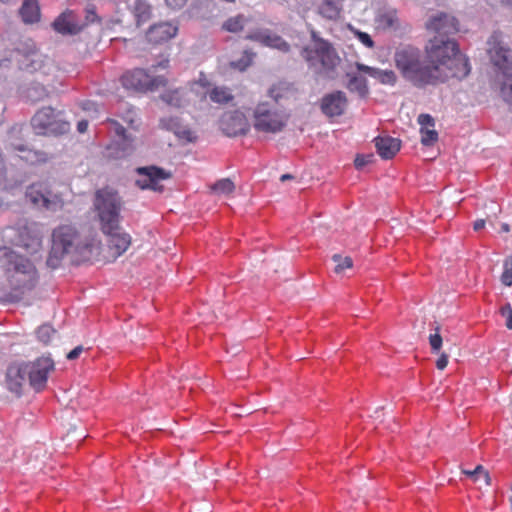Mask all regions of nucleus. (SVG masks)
<instances>
[{
    "label": "nucleus",
    "mask_w": 512,
    "mask_h": 512,
    "mask_svg": "<svg viewBox=\"0 0 512 512\" xmlns=\"http://www.w3.org/2000/svg\"><path fill=\"white\" fill-rule=\"evenodd\" d=\"M425 54L429 64L439 68L441 83L449 78L463 79L470 73L468 59L450 38L433 37L425 46Z\"/></svg>",
    "instance_id": "nucleus-1"
},
{
    "label": "nucleus",
    "mask_w": 512,
    "mask_h": 512,
    "mask_svg": "<svg viewBox=\"0 0 512 512\" xmlns=\"http://www.w3.org/2000/svg\"><path fill=\"white\" fill-rule=\"evenodd\" d=\"M394 64L402 77L418 88L435 86L441 83V74L437 66H431L419 48L405 45L396 49Z\"/></svg>",
    "instance_id": "nucleus-2"
},
{
    "label": "nucleus",
    "mask_w": 512,
    "mask_h": 512,
    "mask_svg": "<svg viewBox=\"0 0 512 512\" xmlns=\"http://www.w3.org/2000/svg\"><path fill=\"white\" fill-rule=\"evenodd\" d=\"M7 260L6 276L11 287V292L0 290V301H9L13 297L23 295L32 290L37 283V270L33 263L14 252L5 254Z\"/></svg>",
    "instance_id": "nucleus-3"
},
{
    "label": "nucleus",
    "mask_w": 512,
    "mask_h": 512,
    "mask_svg": "<svg viewBox=\"0 0 512 512\" xmlns=\"http://www.w3.org/2000/svg\"><path fill=\"white\" fill-rule=\"evenodd\" d=\"M123 204L119 192L112 187L105 186L95 191L93 209L103 233L120 228Z\"/></svg>",
    "instance_id": "nucleus-4"
},
{
    "label": "nucleus",
    "mask_w": 512,
    "mask_h": 512,
    "mask_svg": "<svg viewBox=\"0 0 512 512\" xmlns=\"http://www.w3.org/2000/svg\"><path fill=\"white\" fill-rule=\"evenodd\" d=\"M310 35L312 44L302 49L301 56L317 74L331 77L341 62L339 55L331 43L321 38L316 31L312 30Z\"/></svg>",
    "instance_id": "nucleus-5"
},
{
    "label": "nucleus",
    "mask_w": 512,
    "mask_h": 512,
    "mask_svg": "<svg viewBox=\"0 0 512 512\" xmlns=\"http://www.w3.org/2000/svg\"><path fill=\"white\" fill-rule=\"evenodd\" d=\"M11 56L18 62L20 69L28 73L48 75L55 69L53 61L40 53L31 39L20 40Z\"/></svg>",
    "instance_id": "nucleus-6"
},
{
    "label": "nucleus",
    "mask_w": 512,
    "mask_h": 512,
    "mask_svg": "<svg viewBox=\"0 0 512 512\" xmlns=\"http://www.w3.org/2000/svg\"><path fill=\"white\" fill-rule=\"evenodd\" d=\"M290 115L276 108L270 101H260L253 109L252 121L256 131L264 134L282 132L289 121Z\"/></svg>",
    "instance_id": "nucleus-7"
},
{
    "label": "nucleus",
    "mask_w": 512,
    "mask_h": 512,
    "mask_svg": "<svg viewBox=\"0 0 512 512\" xmlns=\"http://www.w3.org/2000/svg\"><path fill=\"white\" fill-rule=\"evenodd\" d=\"M81 248L80 236L75 227L61 225L53 230L52 247L47 258V265L55 269L66 254L79 251Z\"/></svg>",
    "instance_id": "nucleus-8"
},
{
    "label": "nucleus",
    "mask_w": 512,
    "mask_h": 512,
    "mask_svg": "<svg viewBox=\"0 0 512 512\" xmlns=\"http://www.w3.org/2000/svg\"><path fill=\"white\" fill-rule=\"evenodd\" d=\"M34 131L39 135L58 136L70 130V124L62 118L61 112L52 107H43L31 119Z\"/></svg>",
    "instance_id": "nucleus-9"
},
{
    "label": "nucleus",
    "mask_w": 512,
    "mask_h": 512,
    "mask_svg": "<svg viewBox=\"0 0 512 512\" xmlns=\"http://www.w3.org/2000/svg\"><path fill=\"white\" fill-rule=\"evenodd\" d=\"M25 196L27 200L35 207L47 211H59L64 207L62 195L55 192L52 186L45 181L32 183L26 189Z\"/></svg>",
    "instance_id": "nucleus-10"
},
{
    "label": "nucleus",
    "mask_w": 512,
    "mask_h": 512,
    "mask_svg": "<svg viewBox=\"0 0 512 512\" xmlns=\"http://www.w3.org/2000/svg\"><path fill=\"white\" fill-rule=\"evenodd\" d=\"M492 63L501 72L500 92L503 99L512 103V54L511 51L503 47L500 43L494 44L489 49Z\"/></svg>",
    "instance_id": "nucleus-11"
},
{
    "label": "nucleus",
    "mask_w": 512,
    "mask_h": 512,
    "mask_svg": "<svg viewBox=\"0 0 512 512\" xmlns=\"http://www.w3.org/2000/svg\"><path fill=\"white\" fill-rule=\"evenodd\" d=\"M121 83L128 90L146 92L165 86L167 80L163 76L153 77L144 69H134L122 75Z\"/></svg>",
    "instance_id": "nucleus-12"
},
{
    "label": "nucleus",
    "mask_w": 512,
    "mask_h": 512,
    "mask_svg": "<svg viewBox=\"0 0 512 512\" xmlns=\"http://www.w3.org/2000/svg\"><path fill=\"white\" fill-rule=\"evenodd\" d=\"M28 383L37 392L45 389L49 374L54 371L55 363L49 356H41L34 361L25 362Z\"/></svg>",
    "instance_id": "nucleus-13"
},
{
    "label": "nucleus",
    "mask_w": 512,
    "mask_h": 512,
    "mask_svg": "<svg viewBox=\"0 0 512 512\" xmlns=\"http://www.w3.org/2000/svg\"><path fill=\"white\" fill-rule=\"evenodd\" d=\"M136 173L139 177L135 183L142 190L161 191L162 186L159 182L171 177L169 172L157 166L138 167Z\"/></svg>",
    "instance_id": "nucleus-14"
},
{
    "label": "nucleus",
    "mask_w": 512,
    "mask_h": 512,
    "mask_svg": "<svg viewBox=\"0 0 512 512\" xmlns=\"http://www.w3.org/2000/svg\"><path fill=\"white\" fill-rule=\"evenodd\" d=\"M426 28L436 34L434 37L443 38H450V35L457 33L459 30L457 19L444 12L431 17L426 24Z\"/></svg>",
    "instance_id": "nucleus-15"
},
{
    "label": "nucleus",
    "mask_w": 512,
    "mask_h": 512,
    "mask_svg": "<svg viewBox=\"0 0 512 512\" xmlns=\"http://www.w3.org/2000/svg\"><path fill=\"white\" fill-rule=\"evenodd\" d=\"M220 126L222 131L230 137L244 135L250 129L247 117L238 110L225 113L220 120Z\"/></svg>",
    "instance_id": "nucleus-16"
},
{
    "label": "nucleus",
    "mask_w": 512,
    "mask_h": 512,
    "mask_svg": "<svg viewBox=\"0 0 512 512\" xmlns=\"http://www.w3.org/2000/svg\"><path fill=\"white\" fill-rule=\"evenodd\" d=\"M348 106V99L344 92L334 91L323 96L320 102L321 112L328 118L339 117L344 114Z\"/></svg>",
    "instance_id": "nucleus-17"
},
{
    "label": "nucleus",
    "mask_w": 512,
    "mask_h": 512,
    "mask_svg": "<svg viewBox=\"0 0 512 512\" xmlns=\"http://www.w3.org/2000/svg\"><path fill=\"white\" fill-rule=\"evenodd\" d=\"M109 237L108 248L113 257H119L124 254L131 245L132 238L129 233L119 229H114L110 233H104Z\"/></svg>",
    "instance_id": "nucleus-18"
},
{
    "label": "nucleus",
    "mask_w": 512,
    "mask_h": 512,
    "mask_svg": "<svg viewBox=\"0 0 512 512\" xmlns=\"http://www.w3.org/2000/svg\"><path fill=\"white\" fill-rule=\"evenodd\" d=\"M6 381L10 391L20 394L23 385L28 382L25 363L10 365L7 369Z\"/></svg>",
    "instance_id": "nucleus-19"
},
{
    "label": "nucleus",
    "mask_w": 512,
    "mask_h": 512,
    "mask_svg": "<svg viewBox=\"0 0 512 512\" xmlns=\"http://www.w3.org/2000/svg\"><path fill=\"white\" fill-rule=\"evenodd\" d=\"M52 25L56 32L63 35H75L82 30V25L78 23L76 15L69 10L61 13Z\"/></svg>",
    "instance_id": "nucleus-20"
},
{
    "label": "nucleus",
    "mask_w": 512,
    "mask_h": 512,
    "mask_svg": "<svg viewBox=\"0 0 512 512\" xmlns=\"http://www.w3.org/2000/svg\"><path fill=\"white\" fill-rule=\"evenodd\" d=\"M178 28L169 22L155 24L149 28L146 37L149 42L159 44L166 42L177 34Z\"/></svg>",
    "instance_id": "nucleus-21"
},
{
    "label": "nucleus",
    "mask_w": 512,
    "mask_h": 512,
    "mask_svg": "<svg viewBox=\"0 0 512 512\" xmlns=\"http://www.w3.org/2000/svg\"><path fill=\"white\" fill-rule=\"evenodd\" d=\"M355 67L358 71L368 74L382 85L394 86L397 83V75L391 69L382 70L360 62H356Z\"/></svg>",
    "instance_id": "nucleus-22"
},
{
    "label": "nucleus",
    "mask_w": 512,
    "mask_h": 512,
    "mask_svg": "<svg viewBox=\"0 0 512 512\" xmlns=\"http://www.w3.org/2000/svg\"><path fill=\"white\" fill-rule=\"evenodd\" d=\"M13 150L18 152L21 160L30 165L45 164L52 158V156L42 150H35L23 144L13 145Z\"/></svg>",
    "instance_id": "nucleus-23"
},
{
    "label": "nucleus",
    "mask_w": 512,
    "mask_h": 512,
    "mask_svg": "<svg viewBox=\"0 0 512 512\" xmlns=\"http://www.w3.org/2000/svg\"><path fill=\"white\" fill-rule=\"evenodd\" d=\"M374 143L380 157L386 160L392 159L401 148V141L391 136H378Z\"/></svg>",
    "instance_id": "nucleus-24"
},
{
    "label": "nucleus",
    "mask_w": 512,
    "mask_h": 512,
    "mask_svg": "<svg viewBox=\"0 0 512 512\" xmlns=\"http://www.w3.org/2000/svg\"><path fill=\"white\" fill-rule=\"evenodd\" d=\"M109 157L121 159L128 157L136 150L135 139L131 135L120 138L117 142L111 144L108 148Z\"/></svg>",
    "instance_id": "nucleus-25"
},
{
    "label": "nucleus",
    "mask_w": 512,
    "mask_h": 512,
    "mask_svg": "<svg viewBox=\"0 0 512 512\" xmlns=\"http://www.w3.org/2000/svg\"><path fill=\"white\" fill-rule=\"evenodd\" d=\"M246 38L250 40L260 41L264 45L278 49L282 52H288L290 49V45L282 37L276 34L255 33L248 35Z\"/></svg>",
    "instance_id": "nucleus-26"
},
{
    "label": "nucleus",
    "mask_w": 512,
    "mask_h": 512,
    "mask_svg": "<svg viewBox=\"0 0 512 512\" xmlns=\"http://www.w3.org/2000/svg\"><path fill=\"white\" fill-rule=\"evenodd\" d=\"M161 99L174 108H184L189 103L188 91L183 88L167 90L161 95Z\"/></svg>",
    "instance_id": "nucleus-27"
},
{
    "label": "nucleus",
    "mask_w": 512,
    "mask_h": 512,
    "mask_svg": "<svg viewBox=\"0 0 512 512\" xmlns=\"http://www.w3.org/2000/svg\"><path fill=\"white\" fill-rule=\"evenodd\" d=\"M343 0H321L318 4V13L329 20H336L340 17Z\"/></svg>",
    "instance_id": "nucleus-28"
},
{
    "label": "nucleus",
    "mask_w": 512,
    "mask_h": 512,
    "mask_svg": "<svg viewBox=\"0 0 512 512\" xmlns=\"http://www.w3.org/2000/svg\"><path fill=\"white\" fill-rule=\"evenodd\" d=\"M19 14L25 23H35L40 19V8L37 0H23Z\"/></svg>",
    "instance_id": "nucleus-29"
},
{
    "label": "nucleus",
    "mask_w": 512,
    "mask_h": 512,
    "mask_svg": "<svg viewBox=\"0 0 512 512\" xmlns=\"http://www.w3.org/2000/svg\"><path fill=\"white\" fill-rule=\"evenodd\" d=\"M293 91L291 83L279 81L269 88L268 96L273 100V104H278L280 100L288 98Z\"/></svg>",
    "instance_id": "nucleus-30"
},
{
    "label": "nucleus",
    "mask_w": 512,
    "mask_h": 512,
    "mask_svg": "<svg viewBox=\"0 0 512 512\" xmlns=\"http://www.w3.org/2000/svg\"><path fill=\"white\" fill-rule=\"evenodd\" d=\"M250 18L243 14H237L226 19L222 24V30L229 33H239L243 31Z\"/></svg>",
    "instance_id": "nucleus-31"
},
{
    "label": "nucleus",
    "mask_w": 512,
    "mask_h": 512,
    "mask_svg": "<svg viewBox=\"0 0 512 512\" xmlns=\"http://www.w3.org/2000/svg\"><path fill=\"white\" fill-rule=\"evenodd\" d=\"M347 77V88L351 92H357L361 97H364L368 94L367 81L364 77L352 73H347Z\"/></svg>",
    "instance_id": "nucleus-32"
},
{
    "label": "nucleus",
    "mask_w": 512,
    "mask_h": 512,
    "mask_svg": "<svg viewBox=\"0 0 512 512\" xmlns=\"http://www.w3.org/2000/svg\"><path fill=\"white\" fill-rule=\"evenodd\" d=\"M210 100L216 104H227L234 99L233 94L227 87L216 86L208 93Z\"/></svg>",
    "instance_id": "nucleus-33"
},
{
    "label": "nucleus",
    "mask_w": 512,
    "mask_h": 512,
    "mask_svg": "<svg viewBox=\"0 0 512 512\" xmlns=\"http://www.w3.org/2000/svg\"><path fill=\"white\" fill-rule=\"evenodd\" d=\"M462 473L465 474L468 478H470L475 483L484 484L485 486L490 485V476L487 470L482 465H477L473 470H462Z\"/></svg>",
    "instance_id": "nucleus-34"
},
{
    "label": "nucleus",
    "mask_w": 512,
    "mask_h": 512,
    "mask_svg": "<svg viewBox=\"0 0 512 512\" xmlns=\"http://www.w3.org/2000/svg\"><path fill=\"white\" fill-rule=\"evenodd\" d=\"M25 97L31 103H36L39 101H43L48 97V91L41 84H33L29 86L25 91Z\"/></svg>",
    "instance_id": "nucleus-35"
},
{
    "label": "nucleus",
    "mask_w": 512,
    "mask_h": 512,
    "mask_svg": "<svg viewBox=\"0 0 512 512\" xmlns=\"http://www.w3.org/2000/svg\"><path fill=\"white\" fill-rule=\"evenodd\" d=\"M134 14L137 20V24L145 23L151 15V7L144 0H137L134 6Z\"/></svg>",
    "instance_id": "nucleus-36"
},
{
    "label": "nucleus",
    "mask_w": 512,
    "mask_h": 512,
    "mask_svg": "<svg viewBox=\"0 0 512 512\" xmlns=\"http://www.w3.org/2000/svg\"><path fill=\"white\" fill-rule=\"evenodd\" d=\"M56 334L57 331L48 324L40 326L36 331L37 338L45 345L50 344L52 340L56 337Z\"/></svg>",
    "instance_id": "nucleus-37"
},
{
    "label": "nucleus",
    "mask_w": 512,
    "mask_h": 512,
    "mask_svg": "<svg viewBox=\"0 0 512 512\" xmlns=\"http://www.w3.org/2000/svg\"><path fill=\"white\" fill-rule=\"evenodd\" d=\"M332 260L334 261L335 265V273L341 274L346 269H351L353 267V260L349 256H341L340 254H334L332 257Z\"/></svg>",
    "instance_id": "nucleus-38"
},
{
    "label": "nucleus",
    "mask_w": 512,
    "mask_h": 512,
    "mask_svg": "<svg viewBox=\"0 0 512 512\" xmlns=\"http://www.w3.org/2000/svg\"><path fill=\"white\" fill-rule=\"evenodd\" d=\"M234 189H235L234 183L228 178L221 179V180L217 181L212 186L213 191H215L216 193H219V194H224V195L232 194Z\"/></svg>",
    "instance_id": "nucleus-39"
},
{
    "label": "nucleus",
    "mask_w": 512,
    "mask_h": 512,
    "mask_svg": "<svg viewBox=\"0 0 512 512\" xmlns=\"http://www.w3.org/2000/svg\"><path fill=\"white\" fill-rule=\"evenodd\" d=\"M421 143L424 146H431L438 140V133L432 128H420Z\"/></svg>",
    "instance_id": "nucleus-40"
},
{
    "label": "nucleus",
    "mask_w": 512,
    "mask_h": 512,
    "mask_svg": "<svg viewBox=\"0 0 512 512\" xmlns=\"http://www.w3.org/2000/svg\"><path fill=\"white\" fill-rule=\"evenodd\" d=\"M439 331L440 328L436 327V332L429 336V344L433 353H438L442 347L443 339Z\"/></svg>",
    "instance_id": "nucleus-41"
},
{
    "label": "nucleus",
    "mask_w": 512,
    "mask_h": 512,
    "mask_svg": "<svg viewBox=\"0 0 512 512\" xmlns=\"http://www.w3.org/2000/svg\"><path fill=\"white\" fill-rule=\"evenodd\" d=\"M381 21L387 27H396L398 26V18L395 11H389L381 16Z\"/></svg>",
    "instance_id": "nucleus-42"
},
{
    "label": "nucleus",
    "mask_w": 512,
    "mask_h": 512,
    "mask_svg": "<svg viewBox=\"0 0 512 512\" xmlns=\"http://www.w3.org/2000/svg\"><path fill=\"white\" fill-rule=\"evenodd\" d=\"M501 282L505 286L512 285V263L509 264L508 261H505L504 263V271L501 275Z\"/></svg>",
    "instance_id": "nucleus-43"
},
{
    "label": "nucleus",
    "mask_w": 512,
    "mask_h": 512,
    "mask_svg": "<svg viewBox=\"0 0 512 512\" xmlns=\"http://www.w3.org/2000/svg\"><path fill=\"white\" fill-rule=\"evenodd\" d=\"M501 315L506 318V327L512 329V307L509 303H506L500 308Z\"/></svg>",
    "instance_id": "nucleus-44"
},
{
    "label": "nucleus",
    "mask_w": 512,
    "mask_h": 512,
    "mask_svg": "<svg viewBox=\"0 0 512 512\" xmlns=\"http://www.w3.org/2000/svg\"><path fill=\"white\" fill-rule=\"evenodd\" d=\"M373 159V155H357L354 164L357 169H361L367 164L371 163Z\"/></svg>",
    "instance_id": "nucleus-45"
},
{
    "label": "nucleus",
    "mask_w": 512,
    "mask_h": 512,
    "mask_svg": "<svg viewBox=\"0 0 512 512\" xmlns=\"http://www.w3.org/2000/svg\"><path fill=\"white\" fill-rule=\"evenodd\" d=\"M418 123L421 128H433L435 125L434 119L429 114H420L418 116Z\"/></svg>",
    "instance_id": "nucleus-46"
},
{
    "label": "nucleus",
    "mask_w": 512,
    "mask_h": 512,
    "mask_svg": "<svg viewBox=\"0 0 512 512\" xmlns=\"http://www.w3.org/2000/svg\"><path fill=\"white\" fill-rule=\"evenodd\" d=\"M358 39L366 47H368V48L374 47V41L372 40L371 36L368 33L358 32Z\"/></svg>",
    "instance_id": "nucleus-47"
},
{
    "label": "nucleus",
    "mask_w": 512,
    "mask_h": 512,
    "mask_svg": "<svg viewBox=\"0 0 512 512\" xmlns=\"http://www.w3.org/2000/svg\"><path fill=\"white\" fill-rule=\"evenodd\" d=\"M108 121H109V123L113 126V130H114V132H115V134H116L117 136H119L120 138H122V137H125V136H127V135H128V134L126 133L125 128H124L120 123H118V122H117V121H115V120H110V119H109Z\"/></svg>",
    "instance_id": "nucleus-48"
},
{
    "label": "nucleus",
    "mask_w": 512,
    "mask_h": 512,
    "mask_svg": "<svg viewBox=\"0 0 512 512\" xmlns=\"http://www.w3.org/2000/svg\"><path fill=\"white\" fill-rule=\"evenodd\" d=\"M448 365V355L446 353H441L436 361V367L439 370H444Z\"/></svg>",
    "instance_id": "nucleus-49"
},
{
    "label": "nucleus",
    "mask_w": 512,
    "mask_h": 512,
    "mask_svg": "<svg viewBox=\"0 0 512 512\" xmlns=\"http://www.w3.org/2000/svg\"><path fill=\"white\" fill-rule=\"evenodd\" d=\"M167 5L173 9H180L184 7L188 0H165Z\"/></svg>",
    "instance_id": "nucleus-50"
},
{
    "label": "nucleus",
    "mask_w": 512,
    "mask_h": 512,
    "mask_svg": "<svg viewBox=\"0 0 512 512\" xmlns=\"http://www.w3.org/2000/svg\"><path fill=\"white\" fill-rule=\"evenodd\" d=\"M82 351H83V347L82 346L75 347L73 350H71L67 354V359H69V360L77 359L79 357V355L82 353Z\"/></svg>",
    "instance_id": "nucleus-51"
},
{
    "label": "nucleus",
    "mask_w": 512,
    "mask_h": 512,
    "mask_svg": "<svg viewBox=\"0 0 512 512\" xmlns=\"http://www.w3.org/2000/svg\"><path fill=\"white\" fill-rule=\"evenodd\" d=\"M82 108L83 110L85 111H94V112H97V107H96V104L94 102H91V101H86L82 104Z\"/></svg>",
    "instance_id": "nucleus-52"
},
{
    "label": "nucleus",
    "mask_w": 512,
    "mask_h": 512,
    "mask_svg": "<svg viewBox=\"0 0 512 512\" xmlns=\"http://www.w3.org/2000/svg\"><path fill=\"white\" fill-rule=\"evenodd\" d=\"M88 129V121L87 120H80L77 123V131L79 133H85Z\"/></svg>",
    "instance_id": "nucleus-53"
},
{
    "label": "nucleus",
    "mask_w": 512,
    "mask_h": 512,
    "mask_svg": "<svg viewBox=\"0 0 512 512\" xmlns=\"http://www.w3.org/2000/svg\"><path fill=\"white\" fill-rule=\"evenodd\" d=\"M484 226H485V220L478 219L474 222L473 228L475 231H479V230L483 229Z\"/></svg>",
    "instance_id": "nucleus-54"
},
{
    "label": "nucleus",
    "mask_w": 512,
    "mask_h": 512,
    "mask_svg": "<svg viewBox=\"0 0 512 512\" xmlns=\"http://www.w3.org/2000/svg\"><path fill=\"white\" fill-rule=\"evenodd\" d=\"M96 19H97V15L94 11L87 12V21L88 22H94Z\"/></svg>",
    "instance_id": "nucleus-55"
},
{
    "label": "nucleus",
    "mask_w": 512,
    "mask_h": 512,
    "mask_svg": "<svg viewBox=\"0 0 512 512\" xmlns=\"http://www.w3.org/2000/svg\"><path fill=\"white\" fill-rule=\"evenodd\" d=\"M198 83H199L202 87H206V86H208V84H209V83H208V81H207V79L205 78V76H204L202 73H201V76H200V78H199V80H198Z\"/></svg>",
    "instance_id": "nucleus-56"
},
{
    "label": "nucleus",
    "mask_w": 512,
    "mask_h": 512,
    "mask_svg": "<svg viewBox=\"0 0 512 512\" xmlns=\"http://www.w3.org/2000/svg\"><path fill=\"white\" fill-rule=\"evenodd\" d=\"M509 231H510V226H509V224H507V223H503V224L501 225V232L508 233Z\"/></svg>",
    "instance_id": "nucleus-57"
},
{
    "label": "nucleus",
    "mask_w": 512,
    "mask_h": 512,
    "mask_svg": "<svg viewBox=\"0 0 512 512\" xmlns=\"http://www.w3.org/2000/svg\"><path fill=\"white\" fill-rule=\"evenodd\" d=\"M292 178H293V176H292L291 174H283V175L280 177V180H281L282 182H284V181H286V180H288V179H292Z\"/></svg>",
    "instance_id": "nucleus-58"
},
{
    "label": "nucleus",
    "mask_w": 512,
    "mask_h": 512,
    "mask_svg": "<svg viewBox=\"0 0 512 512\" xmlns=\"http://www.w3.org/2000/svg\"><path fill=\"white\" fill-rule=\"evenodd\" d=\"M502 4L512 6V0H500Z\"/></svg>",
    "instance_id": "nucleus-59"
},
{
    "label": "nucleus",
    "mask_w": 512,
    "mask_h": 512,
    "mask_svg": "<svg viewBox=\"0 0 512 512\" xmlns=\"http://www.w3.org/2000/svg\"><path fill=\"white\" fill-rule=\"evenodd\" d=\"M4 200L0 197V209L4 206Z\"/></svg>",
    "instance_id": "nucleus-60"
},
{
    "label": "nucleus",
    "mask_w": 512,
    "mask_h": 512,
    "mask_svg": "<svg viewBox=\"0 0 512 512\" xmlns=\"http://www.w3.org/2000/svg\"><path fill=\"white\" fill-rule=\"evenodd\" d=\"M0 1H1V2H3V3H7V2H9L10 0H0Z\"/></svg>",
    "instance_id": "nucleus-61"
}]
</instances>
